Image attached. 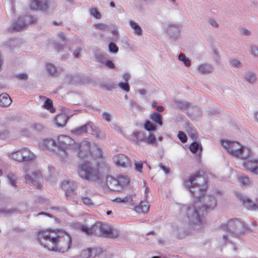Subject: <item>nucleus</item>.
Returning a JSON list of instances; mask_svg holds the SVG:
<instances>
[{"label": "nucleus", "mask_w": 258, "mask_h": 258, "mask_svg": "<svg viewBox=\"0 0 258 258\" xmlns=\"http://www.w3.org/2000/svg\"><path fill=\"white\" fill-rule=\"evenodd\" d=\"M207 181L200 173L191 175L184 181V185L195 198L194 204L186 207V214L195 230L202 229L204 222V215L217 206V200L213 195H205Z\"/></svg>", "instance_id": "nucleus-1"}, {"label": "nucleus", "mask_w": 258, "mask_h": 258, "mask_svg": "<svg viewBox=\"0 0 258 258\" xmlns=\"http://www.w3.org/2000/svg\"><path fill=\"white\" fill-rule=\"evenodd\" d=\"M38 240L41 245L49 250L64 253L71 248L72 240L71 235L66 232L58 231L51 235L49 231H40Z\"/></svg>", "instance_id": "nucleus-2"}, {"label": "nucleus", "mask_w": 258, "mask_h": 258, "mask_svg": "<svg viewBox=\"0 0 258 258\" xmlns=\"http://www.w3.org/2000/svg\"><path fill=\"white\" fill-rule=\"evenodd\" d=\"M104 168L107 170L106 165L98 163L93 166L92 162L83 161L79 163L78 167V175L82 179L90 182L102 181L104 179L103 171L100 168Z\"/></svg>", "instance_id": "nucleus-3"}, {"label": "nucleus", "mask_w": 258, "mask_h": 258, "mask_svg": "<svg viewBox=\"0 0 258 258\" xmlns=\"http://www.w3.org/2000/svg\"><path fill=\"white\" fill-rule=\"evenodd\" d=\"M220 227L236 237H239L242 233L246 231H251L250 228L246 226L244 222L237 218L231 219L227 224L221 225Z\"/></svg>", "instance_id": "nucleus-4"}, {"label": "nucleus", "mask_w": 258, "mask_h": 258, "mask_svg": "<svg viewBox=\"0 0 258 258\" xmlns=\"http://www.w3.org/2000/svg\"><path fill=\"white\" fill-rule=\"evenodd\" d=\"M37 19L32 15H24L20 17L17 21L13 23L12 28L16 31H20L29 25L36 23Z\"/></svg>", "instance_id": "nucleus-5"}, {"label": "nucleus", "mask_w": 258, "mask_h": 258, "mask_svg": "<svg viewBox=\"0 0 258 258\" xmlns=\"http://www.w3.org/2000/svg\"><path fill=\"white\" fill-rule=\"evenodd\" d=\"M75 146H78V143L70 137L66 135H60L58 137L56 147L59 150L65 152L66 150L74 149Z\"/></svg>", "instance_id": "nucleus-6"}, {"label": "nucleus", "mask_w": 258, "mask_h": 258, "mask_svg": "<svg viewBox=\"0 0 258 258\" xmlns=\"http://www.w3.org/2000/svg\"><path fill=\"white\" fill-rule=\"evenodd\" d=\"M181 26L179 24H168L166 28V32L168 34L170 39L176 40L180 36Z\"/></svg>", "instance_id": "nucleus-7"}, {"label": "nucleus", "mask_w": 258, "mask_h": 258, "mask_svg": "<svg viewBox=\"0 0 258 258\" xmlns=\"http://www.w3.org/2000/svg\"><path fill=\"white\" fill-rule=\"evenodd\" d=\"M27 183H32L37 188H40L42 186L41 181L42 177L40 171H35L32 175L26 174L25 177Z\"/></svg>", "instance_id": "nucleus-8"}, {"label": "nucleus", "mask_w": 258, "mask_h": 258, "mask_svg": "<svg viewBox=\"0 0 258 258\" xmlns=\"http://www.w3.org/2000/svg\"><path fill=\"white\" fill-rule=\"evenodd\" d=\"M30 8L33 10L46 12L49 9L47 0H31Z\"/></svg>", "instance_id": "nucleus-9"}, {"label": "nucleus", "mask_w": 258, "mask_h": 258, "mask_svg": "<svg viewBox=\"0 0 258 258\" xmlns=\"http://www.w3.org/2000/svg\"><path fill=\"white\" fill-rule=\"evenodd\" d=\"M74 149L79 150L78 157L82 159L87 158L90 153V143L86 141L82 142L80 144H78V146H75Z\"/></svg>", "instance_id": "nucleus-10"}, {"label": "nucleus", "mask_w": 258, "mask_h": 258, "mask_svg": "<svg viewBox=\"0 0 258 258\" xmlns=\"http://www.w3.org/2000/svg\"><path fill=\"white\" fill-rule=\"evenodd\" d=\"M100 182L106 183L108 187L111 190L120 191V188L119 186L117 178H115L112 176L104 174V179Z\"/></svg>", "instance_id": "nucleus-11"}, {"label": "nucleus", "mask_w": 258, "mask_h": 258, "mask_svg": "<svg viewBox=\"0 0 258 258\" xmlns=\"http://www.w3.org/2000/svg\"><path fill=\"white\" fill-rule=\"evenodd\" d=\"M243 166L253 174L258 175V159L247 160L243 163Z\"/></svg>", "instance_id": "nucleus-12"}, {"label": "nucleus", "mask_w": 258, "mask_h": 258, "mask_svg": "<svg viewBox=\"0 0 258 258\" xmlns=\"http://www.w3.org/2000/svg\"><path fill=\"white\" fill-rule=\"evenodd\" d=\"M67 110L68 109L63 108L62 111L64 113H60L56 116L54 121L58 127H62L67 123L68 120L70 118L69 115L67 114Z\"/></svg>", "instance_id": "nucleus-13"}, {"label": "nucleus", "mask_w": 258, "mask_h": 258, "mask_svg": "<svg viewBox=\"0 0 258 258\" xmlns=\"http://www.w3.org/2000/svg\"><path fill=\"white\" fill-rule=\"evenodd\" d=\"M114 161L118 166L128 167L131 166V162L128 157L122 154H118L113 158Z\"/></svg>", "instance_id": "nucleus-14"}, {"label": "nucleus", "mask_w": 258, "mask_h": 258, "mask_svg": "<svg viewBox=\"0 0 258 258\" xmlns=\"http://www.w3.org/2000/svg\"><path fill=\"white\" fill-rule=\"evenodd\" d=\"M93 123L91 122H88L86 124L71 130V133L76 136L83 135L86 133L89 130L92 131Z\"/></svg>", "instance_id": "nucleus-15"}, {"label": "nucleus", "mask_w": 258, "mask_h": 258, "mask_svg": "<svg viewBox=\"0 0 258 258\" xmlns=\"http://www.w3.org/2000/svg\"><path fill=\"white\" fill-rule=\"evenodd\" d=\"M40 146L43 150H53L56 147V142L51 139L43 140Z\"/></svg>", "instance_id": "nucleus-16"}, {"label": "nucleus", "mask_w": 258, "mask_h": 258, "mask_svg": "<svg viewBox=\"0 0 258 258\" xmlns=\"http://www.w3.org/2000/svg\"><path fill=\"white\" fill-rule=\"evenodd\" d=\"M242 146L237 142H232L228 152L235 157L238 156L240 154V149Z\"/></svg>", "instance_id": "nucleus-17"}, {"label": "nucleus", "mask_w": 258, "mask_h": 258, "mask_svg": "<svg viewBox=\"0 0 258 258\" xmlns=\"http://www.w3.org/2000/svg\"><path fill=\"white\" fill-rule=\"evenodd\" d=\"M198 71L202 74L211 73L213 71V66L209 63L201 64L198 66Z\"/></svg>", "instance_id": "nucleus-18"}, {"label": "nucleus", "mask_w": 258, "mask_h": 258, "mask_svg": "<svg viewBox=\"0 0 258 258\" xmlns=\"http://www.w3.org/2000/svg\"><path fill=\"white\" fill-rule=\"evenodd\" d=\"M12 100L7 93H2L0 95V106L6 107L12 103Z\"/></svg>", "instance_id": "nucleus-19"}, {"label": "nucleus", "mask_w": 258, "mask_h": 258, "mask_svg": "<svg viewBox=\"0 0 258 258\" xmlns=\"http://www.w3.org/2000/svg\"><path fill=\"white\" fill-rule=\"evenodd\" d=\"M23 162L30 161L33 159L34 157V154L27 148L21 149Z\"/></svg>", "instance_id": "nucleus-20"}, {"label": "nucleus", "mask_w": 258, "mask_h": 258, "mask_svg": "<svg viewBox=\"0 0 258 258\" xmlns=\"http://www.w3.org/2000/svg\"><path fill=\"white\" fill-rule=\"evenodd\" d=\"M61 187L65 191H70L72 190H76L77 187V183L74 181L68 180L64 181L61 183Z\"/></svg>", "instance_id": "nucleus-21"}, {"label": "nucleus", "mask_w": 258, "mask_h": 258, "mask_svg": "<svg viewBox=\"0 0 258 258\" xmlns=\"http://www.w3.org/2000/svg\"><path fill=\"white\" fill-rule=\"evenodd\" d=\"M90 152L93 157L95 158H101L103 156V152L101 148L98 145H95L90 147Z\"/></svg>", "instance_id": "nucleus-22"}, {"label": "nucleus", "mask_w": 258, "mask_h": 258, "mask_svg": "<svg viewBox=\"0 0 258 258\" xmlns=\"http://www.w3.org/2000/svg\"><path fill=\"white\" fill-rule=\"evenodd\" d=\"M65 81L69 84L76 85L81 82V78L78 75H67L66 77Z\"/></svg>", "instance_id": "nucleus-23"}, {"label": "nucleus", "mask_w": 258, "mask_h": 258, "mask_svg": "<svg viewBox=\"0 0 258 258\" xmlns=\"http://www.w3.org/2000/svg\"><path fill=\"white\" fill-rule=\"evenodd\" d=\"M251 154L252 152L249 148L242 146L240 149V154L237 157L243 159H247L251 156Z\"/></svg>", "instance_id": "nucleus-24"}, {"label": "nucleus", "mask_w": 258, "mask_h": 258, "mask_svg": "<svg viewBox=\"0 0 258 258\" xmlns=\"http://www.w3.org/2000/svg\"><path fill=\"white\" fill-rule=\"evenodd\" d=\"M244 81L253 84L256 82L257 78L256 74L251 72H248L245 74L244 76Z\"/></svg>", "instance_id": "nucleus-25"}, {"label": "nucleus", "mask_w": 258, "mask_h": 258, "mask_svg": "<svg viewBox=\"0 0 258 258\" xmlns=\"http://www.w3.org/2000/svg\"><path fill=\"white\" fill-rule=\"evenodd\" d=\"M135 210L139 213L142 212L146 213L149 210V205L146 202L142 201L140 202V205L135 207Z\"/></svg>", "instance_id": "nucleus-26"}, {"label": "nucleus", "mask_w": 258, "mask_h": 258, "mask_svg": "<svg viewBox=\"0 0 258 258\" xmlns=\"http://www.w3.org/2000/svg\"><path fill=\"white\" fill-rule=\"evenodd\" d=\"M75 191L76 190H72L70 191H67L65 192V195L68 200L72 201L74 204H77V196Z\"/></svg>", "instance_id": "nucleus-27"}, {"label": "nucleus", "mask_w": 258, "mask_h": 258, "mask_svg": "<svg viewBox=\"0 0 258 258\" xmlns=\"http://www.w3.org/2000/svg\"><path fill=\"white\" fill-rule=\"evenodd\" d=\"M175 104H176L177 107L180 110H187L190 107V103L188 101H183L178 100L174 101Z\"/></svg>", "instance_id": "nucleus-28"}, {"label": "nucleus", "mask_w": 258, "mask_h": 258, "mask_svg": "<svg viewBox=\"0 0 258 258\" xmlns=\"http://www.w3.org/2000/svg\"><path fill=\"white\" fill-rule=\"evenodd\" d=\"M117 180L120 190L130 182V179L127 176L119 175L117 177Z\"/></svg>", "instance_id": "nucleus-29"}, {"label": "nucleus", "mask_w": 258, "mask_h": 258, "mask_svg": "<svg viewBox=\"0 0 258 258\" xmlns=\"http://www.w3.org/2000/svg\"><path fill=\"white\" fill-rule=\"evenodd\" d=\"M93 234L97 236H101L102 222H97L91 226Z\"/></svg>", "instance_id": "nucleus-30"}, {"label": "nucleus", "mask_w": 258, "mask_h": 258, "mask_svg": "<svg viewBox=\"0 0 258 258\" xmlns=\"http://www.w3.org/2000/svg\"><path fill=\"white\" fill-rule=\"evenodd\" d=\"M150 118L152 119L156 123L160 125V126L162 125L163 117L161 114L157 112H154L151 114Z\"/></svg>", "instance_id": "nucleus-31"}, {"label": "nucleus", "mask_w": 258, "mask_h": 258, "mask_svg": "<svg viewBox=\"0 0 258 258\" xmlns=\"http://www.w3.org/2000/svg\"><path fill=\"white\" fill-rule=\"evenodd\" d=\"M131 27L134 30L135 34L141 36L143 34V31L140 25L133 20L130 21Z\"/></svg>", "instance_id": "nucleus-32"}, {"label": "nucleus", "mask_w": 258, "mask_h": 258, "mask_svg": "<svg viewBox=\"0 0 258 258\" xmlns=\"http://www.w3.org/2000/svg\"><path fill=\"white\" fill-rule=\"evenodd\" d=\"M190 113L192 119H196L202 116V111L201 109L197 106L192 107V111Z\"/></svg>", "instance_id": "nucleus-33"}, {"label": "nucleus", "mask_w": 258, "mask_h": 258, "mask_svg": "<svg viewBox=\"0 0 258 258\" xmlns=\"http://www.w3.org/2000/svg\"><path fill=\"white\" fill-rule=\"evenodd\" d=\"M189 149L192 153H196L199 149L200 151H202V146L200 143L194 142L189 146Z\"/></svg>", "instance_id": "nucleus-34"}, {"label": "nucleus", "mask_w": 258, "mask_h": 258, "mask_svg": "<svg viewBox=\"0 0 258 258\" xmlns=\"http://www.w3.org/2000/svg\"><path fill=\"white\" fill-rule=\"evenodd\" d=\"M10 157L16 161L19 162H23L22 150H18L15 152H13L10 155Z\"/></svg>", "instance_id": "nucleus-35"}, {"label": "nucleus", "mask_w": 258, "mask_h": 258, "mask_svg": "<svg viewBox=\"0 0 258 258\" xmlns=\"http://www.w3.org/2000/svg\"><path fill=\"white\" fill-rule=\"evenodd\" d=\"M43 107L50 111V112L53 113L55 112V109L53 106L52 101L49 98H46V100L43 105Z\"/></svg>", "instance_id": "nucleus-36"}, {"label": "nucleus", "mask_w": 258, "mask_h": 258, "mask_svg": "<svg viewBox=\"0 0 258 258\" xmlns=\"http://www.w3.org/2000/svg\"><path fill=\"white\" fill-rule=\"evenodd\" d=\"M179 60L183 62L184 65L189 67L191 66V61L190 60L187 58L185 54L182 52H181L178 56Z\"/></svg>", "instance_id": "nucleus-37"}, {"label": "nucleus", "mask_w": 258, "mask_h": 258, "mask_svg": "<svg viewBox=\"0 0 258 258\" xmlns=\"http://www.w3.org/2000/svg\"><path fill=\"white\" fill-rule=\"evenodd\" d=\"M186 128L189 136L193 140H196L198 138L197 131L195 128H192L189 124L187 125Z\"/></svg>", "instance_id": "nucleus-38"}, {"label": "nucleus", "mask_w": 258, "mask_h": 258, "mask_svg": "<svg viewBox=\"0 0 258 258\" xmlns=\"http://www.w3.org/2000/svg\"><path fill=\"white\" fill-rule=\"evenodd\" d=\"M144 128L149 132L154 131L156 130V126L151 121L148 120L144 123Z\"/></svg>", "instance_id": "nucleus-39"}, {"label": "nucleus", "mask_w": 258, "mask_h": 258, "mask_svg": "<svg viewBox=\"0 0 258 258\" xmlns=\"http://www.w3.org/2000/svg\"><path fill=\"white\" fill-rule=\"evenodd\" d=\"M119 235V231L116 229L111 227V229L109 231V232L107 236V237L111 238H116Z\"/></svg>", "instance_id": "nucleus-40"}, {"label": "nucleus", "mask_w": 258, "mask_h": 258, "mask_svg": "<svg viewBox=\"0 0 258 258\" xmlns=\"http://www.w3.org/2000/svg\"><path fill=\"white\" fill-rule=\"evenodd\" d=\"M111 229V227L107 224H104L102 223V228H101V235L104 236L105 237H107L109 231Z\"/></svg>", "instance_id": "nucleus-41"}, {"label": "nucleus", "mask_w": 258, "mask_h": 258, "mask_svg": "<svg viewBox=\"0 0 258 258\" xmlns=\"http://www.w3.org/2000/svg\"><path fill=\"white\" fill-rule=\"evenodd\" d=\"M47 72L51 76H54L56 73V68L51 63H48L46 66Z\"/></svg>", "instance_id": "nucleus-42"}, {"label": "nucleus", "mask_w": 258, "mask_h": 258, "mask_svg": "<svg viewBox=\"0 0 258 258\" xmlns=\"http://www.w3.org/2000/svg\"><path fill=\"white\" fill-rule=\"evenodd\" d=\"M133 136L136 138V142L145 141L144 134L141 132L137 131L134 132Z\"/></svg>", "instance_id": "nucleus-43"}, {"label": "nucleus", "mask_w": 258, "mask_h": 258, "mask_svg": "<svg viewBox=\"0 0 258 258\" xmlns=\"http://www.w3.org/2000/svg\"><path fill=\"white\" fill-rule=\"evenodd\" d=\"M130 107L132 110H142L143 109V107L141 105L133 100L131 101Z\"/></svg>", "instance_id": "nucleus-44"}, {"label": "nucleus", "mask_w": 258, "mask_h": 258, "mask_svg": "<svg viewBox=\"0 0 258 258\" xmlns=\"http://www.w3.org/2000/svg\"><path fill=\"white\" fill-rule=\"evenodd\" d=\"M91 253H92V258H94L103 252L102 248L100 247H92L91 248Z\"/></svg>", "instance_id": "nucleus-45"}, {"label": "nucleus", "mask_w": 258, "mask_h": 258, "mask_svg": "<svg viewBox=\"0 0 258 258\" xmlns=\"http://www.w3.org/2000/svg\"><path fill=\"white\" fill-rule=\"evenodd\" d=\"M81 256L82 258H91L92 256L91 248H88L82 251Z\"/></svg>", "instance_id": "nucleus-46"}, {"label": "nucleus", "mask_w": 258, "mask_h": 258, "mask_svg": "<svg viewBox=\"0 0 258 258\" xmlns=\"http://www.w3.org/2000/svg\"><path fill=\"white\" fill-rule=\"evenodd\" d=\"M31 127L34 131L41 132L45 128V126L40 123H34L31 124Z\"/></svg>", "instance_id": "nucleus-47"}, {"label": "nucleus", "mask_w": 258, "mask_h": 258, "mask_svg": "<svg viewBox=\"0 0 258 258\" xmlns=\"http://www.w3.org/2000/svg\"><path fill=\"white\" fill-rule=\"evenodd\" d=\"M9 183L13 186L16 185V177L13 173H9L7 176Z\"/></svg>", "instance_id": "nucleus-48"}, {"label": "nucleus", "mask_w": 258, "mask_h": 258, "mask_svg": "<svg viewBox=\"0 0 258 258\" xmlns=\"http://www.w3.org/2000/svg\"><path fill=\"white\" fill-rule=\"evenodd\" d=\"M90 15L97 19H99L101 18V15L99 12H98L96 8H93L90 10Z\"/></svg>", "instance_id": "nucleus-49"}, {"label": "nucleus", "mask_w": 258, "mask_h": 258, "mask_svg": "<svg viewBox=\"0 0 258 258\" xmlns=\"http://www.w3.org/2000/svg\"><path fill=\"white\" fill-rule=\"evenodd\" d=\"M119 87L124 91L128 92L130 91V87L128 82H121L118 84Z\"/></svg>", "instance_id": "nucleus-50"}, {"label": "nucleus", "mask_w": 258, "mask_h": 258, "mask_svg": "<svg viewBox=\"0 0 258 258\" xmlns=\"http://www.w3.org/2000/svg\"><path fill=\"white\" fill-rule=\"evenodd\" d=\"M177 137L179 140L183 143H185L186 142L187 140V138L186 135L182 131H179L178 133Z\"/></svg>", "instance_id": "nucleus-51"}, {"label": "nucleus", "mask_w": 258, "mask_h": 258, "mask_svg": "<svg viewBox=\"0 0 258 258\" xmlns=\"http://www.w3.org/2000/svg\"><path fill=\"white\" fill-rule=\"evenodd\" d=\"M109 50L111 52L116 53L118 51V48L113 42H110L108 45Z\"/></svg>", "instance_id": "nucleus-52"}, {"label": "nucleus", "mask_w": 258, "mask_h": 258, "mask_svg": "<svg viewBox=\"0 0 258 258\" xmlns=\"http://www.w3.org/2000/svg\"><path fill=\"white\" fill-rule=\"evenodd\" d=\"M17 209L16 208H12L10 209H3L0 210V214L8 215L15 213Z\"/></svg>", "instance_id": "nucleus-53"}, {"label": "nucleus", "mask_w": 258, "mask_h": 258, "mask_svg": "<svg viewBox=\"0 0 258 258\" xmlns=\"http://www.w3.org/2000/svg\"><path fill=\"white\" fill-rule=\"evenodd\" d=\"M81 230L87 235H91L93 234L91 227H88L87 226L83 225L81 227Z\"/></svg>", "instance_id": "nucleus-54"}, {"label": "nucleus", "mask_w": 258, "mask_h": 258, "mask_svg": "<svg viewBox=\"0 0 258 258\" xmlns=\"http://www.w3.org/2000/svg\"><path fill=\"white\" fill-rule=\"evenodd\" d=\"M145 141L149 144H153L156 143V138L153 134H151L148 138H145Z\"/></svg>", "instance_id": "nucleus-55"}, {"label": "nucleus", "mask_w": 258, "mask_h": 258, "mask_svg": "<svg viewBox=\"0 0 258 258\" xmlns=\"http://www.w3.org/2000/svg\"><path fill=\"white\" fill-rule=\"evenodd\" d=\"M240 182L244 185H248L249 183V178L247 176H241L239 178Z\"/></svg>", "instance_id": "nucleus-56"}, {"label": "nucleus", "mask_w": 258, "mask_h": 258, "mask_svg": "<svg viewBox=\"0 0 258 258\" xmlns=\"http://www.w3.org/2000/svg\"><path fill=\"white\" fill-rule=\"evenodd\" d=\"M230 64L232 66V67L239 68L242 66L241 63L240 61L237 59H232L230 61Z\"/></svg>", "instance_id": "nucleus-57"}, {"label": "nucleus", "mask_w": 258, "mask_h": 258, "mask_svg": "<svg viewBox=\"0 0 258 258\" xmlns=\"http://www.w3.org/2000/svg\"><path fill=\"white\" fill-rule=\"evenodd\" d=\"M82 200L83 203L86 205L90 206L93 205L91 199L88 197H83Z\"/></svg>", "instance_id": "nucleus-58"}, {"label": "nucleus", "mask_w": 258, "mask_h": 258, "mask_svg": "<svg viewBox=\"0 0 258 258\" xmlns=\"http://www.w3.org/2000/svg\"><path fill=\"white\" fill-rule=\"evenodd\" d=\"M9 132L7 130L0 131V140H5L8 137Z\"/></svg>", "instance_id": "nucleus-59"}, {"label": "nucleus", "mask_w": 258, "mask_h": 258, "mask_svg": "<svg viewBox=\"0 0 258 258\" xmlns=\"http://www.w3.org/2000/svg\"><path fill=\"white\" fill-rule=\"evenodd\" d=\"M96 59L102 63H104V56L102 54L96 53L95 55Z\"/></svg>", "instance_id": "nucleus-60"}, {"label": "nucleus", "mask_w": 258, "mask_h": 258, "mask_svg": "<svg viewBox=\"0 0 258 258\" xmlns=\"http://www.w3.org/2000/svg\"><path fill=\"white\" fill-rule=\"evenodd\" d=\"M240 34L242 36H248L251 35V32L249 30L244 28H240Z\"/></svg>", "instance_id": "nucleus-61"}, {"label": "nucleus", "mask_w": 258, "mask_h": 258, "mask_svg": "<svg viewBox=\"0 0 258 258\" xmlns=\"http://www.w3.org/2000/svg\"><path fill=\"white\" fill-rule=\"evenodd\" d=\"M221 142L222 146L228 151L232 142H229L227 140H221Z\"/></svg>", "instance_id": "nucleus-62"}, {"label": "nucleus", "mask_w": 258, "mask_h": 258, "mask_svg": "<svg viewBox=\"0 0 258 258\" xmlns=\"http://www.w3.org/2000/svg\"><path fill=\"white\" fill-rule=\"evenodd\" d=\"M251 54L254 57H258V47L254 45L251 46Z\"/></svg>", "instance_id": "nucleus-63"}, {"label": "nucleus", "mask_w": 258, "mask_h": 258, "mask_svg": "<svg viewBox=\"0 0 258 258\" xmlns=\"http://www.w3.org/2000/svg\"><path fill=\"white\" fill-rule=\"evenodd\" d=\"M209 23L213 27L217 28L219 27V24L214 19L210 18L208 20Z\"/></svg>", "instance_id": "nucleus-64"}]
</instances>
